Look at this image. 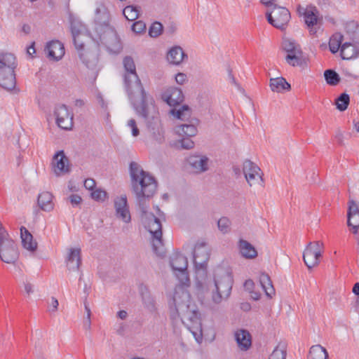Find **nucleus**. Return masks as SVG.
<instances>
[{
  "label": "nucleus",
  "instance_id": "63",
  "mask_svg": "<svg viewBox=\"0 0 359 359\" xmlns=\"http://www.w3.org/2000/svg\"><path fill=\"white\" fill-rule=\"evenodd\" d=\"M353 292L355 295L359 296V283H356L354 284L353 287Z\"/></svg>",
  "mask_w": 359,
  "mask_h": 359
},
{
  "label": "nucleus",
  "instance_id": "48",
  "mask_svg": "<svg viewBox=\"0 0 359 359\" xmlns=\"http://www.w3.org/2000/svg\"><path fill=\"white\" fill-rule=\"evenodd\" d=\"M269 359H285V351L282 349L275 348Z\"/></svg>",
  "mask_w": 359,
  "mask_h": 359
},
{
  "label": "nucleus",
  "instance_id": "2",
  "mask_svg": "<svg viewBox=\"0 0 359 359\" xmlns=\"http://www.w3.org/2000/svg\"><path fill=\"white\" fill-rule=\"evenodd\" d=\"M130 176L132 191L141 211L142 222L152 235L153 248L157 252L158 248L162 245L161 223L159 217L148 212L149 205L147 203V201L156 193L157 182L152 175L144 171L136 162L130 164Z\"/></svg>",
  "mask_w": 359,
  "mask_h": 359
},
{
  "label": "nucleus",
  "instance_id": "5",
  "mask_svg": "<svg viewBox=\"0 0 359 359\" xmlns=\"http://www.w3.org/2000/svg\"><path fill=\"white\" fill-rule=\"evenodd\" d=\"M233 285L231 271L222 266L216 267L214 270L213 281L208 285L212 303L218 305L227 300L231 295Z\"/></svg>",
  "mask_w": 359,
  "mask_h": 359
},
{
  "label": "nucleus",
  "instance_id": "35",
  "mask_svg": "<svg viewBox=\"0 0 359 359\" xmlns=\"http://www.w3.org/2000/svg\"><path fill=\"white\" fill-rule=\"evenodd\" d=\"M142 300L144 307L149 312L154 313L156 311L155 300L149 292H142Z\"/></svg>",
  "mask_w": 359,
  "mask_h": 359
},
{
  "label": "nucleus",
  "instance_id": "50",
  "mask_svg": "<svg viewBox=\"0 0 359 359\" xmlns=\"http://www.w3.org/2000/svg\"><path fill=\"white\" fill-rule=\"evenodd\" d=\"M69 201L72 205L76 206L81 203L82 198L77 194H72L69 196Z\"/></svg>",
  "mask_w": 359,
  "mask_h": 359
},
{
  "label": "nucleus",
  "instance_id": "8",
  "mask_svg": "<svg viewBox=\"0 0 359 359\" xmlns=\"http://www.w3.org/2000/svg\"><path fill=\"white\" fill-rule=\"evenodd\" d=\"M170 264L180 283L189 285L190 279L187 271V258L181 253L175 252L170 256Z\"/></svg>",
  "mask_w": 359,
  "mask_h": 359
},
{
  "label": "nucleus",
  "instance_id": "51",
  "mask_svg": "<svg viewBox=\"0 0 359 359\" xmlns=\"http://www.w3.org/2000/svg\"><path fill=\"white\" fill-rule=\"evenodd\" d=\"M187 80V76L184 73H178L175 76V81L178 84L182 85L184 84Z\"/></svg>",
  "mask_w": 359,
  "mask_h": 359
},
{
  "label": "nucleus",
  "instance_id": "28",
  "mask_svg": "<svg viewBox=\"0 0 359 359\" xmlns=\"http://www.w3.org/2000/svg\"><path fill=\"white\" fill-rule=\"evenodd\" d=\"M70 28L74 46H76V47H81L82 43H79L78 39L81 37V33H83L85 31L84 26L79 20L71 18Z\"/></svg>",
  "mask_w": 359,
  "mask_h": 359
},
{
  "label": "nucleus",
  "instance_id": "9",
  "mask_svg": "<svg viewBox=\"0 0 359 359\" xmlns=\"http://www.w3.org/2000/svg\"><path fill=\"white\" fill-rule=\"evenodd\" d=\"M243 172L250 187H264L263 173L255 163L249 160L244 161Z\"/></svg>",
  "mask_w": 359,
  "mask_h": 359
},
{
  "label": "nucleus",
  "instance_id": "43",
  "mask_svg": "<svg viewBox=\"0 0 359 359\" xmlns=\"http://www.w3.org/2000/svg\"><path fill=\"white\" fill-rule=\"evenodd\" d=\"M175 145L178 148L189 149L194 147V143L189 137H185L178 140Z\"/></svg>",
  "mask_w": 359,
  "mask_h": 359
},
{
  "label": "nucleus",
  "instance_id": "18",
  "mask_svg": "<svg viewBox=\"0 0 359 359\" xmlns=\"http://www.w3.org/2000/svg\"><path fill=\"white\" fill-rule=\"evenodd\" d=\"M114 207L116 210V215L118 219H121L125 223L130 222L131 217L126 195H123L115 200Z\"/></svg>",
  "mask_w": 359,
  "mask_h": 359
},
{
  "label": "nucleus",
  "instance_id": "60",
  "mask_svg": "<svg viewBox=\"0 0 359 359\" xmlns=\"http://www.w3.org/2000/svg\"><path fill=\"white\" fill-rule=\"evenodd\" d=\"M84 36H85V35L83 34V33H81V37H80V38H79V39H78V43H82V46H81V47H76V46H75L76 48L78 50H83V48L84 43H83V38Z\"/></svg>",
  "mask_w": 359,
  "mask_h": 359
},
{
  "label": "nucleus",
  "instance_id": "58",
  "mask_svg": "<svg viewBox=\"0 0 359 359\" xmlns=\"http://www.w3.org/2000/svg\"><path fill=\"white\" fill-rule=\"evenodd\" d=\"M51 305L53 306V311H55L57 309L59 303L57 299L55 297H52L51 299Z\"/></svg>",
  "mask_w": 359,
  "mask_h": 359
},
{
  "label": "nucleus",
  "instance_id": "4",
  "mask_svg": "<svg viewBox=\"0 0 359 359\" xmlns=\"http://www.w3.org/2000/svg\"><path fill=\"white\" fill-rule=\"evenodd\" d=\"M110 15L103 4L97 6L95 12V30L107 50L117 54L122 50V43L116 30L110 25Z\"/></svg>",
  "mask_w": 359,
  "mask_h": 359
},
{
  "label": "nucleus",
  "instance_id": "16",
  "mask_svg": "<svg viewBox=\"0 0 359 359\" xmlns=\"http://www.w3.org/2000/svg\"><path fill=\"white\" fill-rule=\"evenodd\" d=\"M53 167L57 176L65 175L70 171L69 160L62 150L58 151L53 156Z\"/></svg>",
  "mask_w": 359,
  "mask_h": 359
},
{
  "label": "nucleus",
  "instance_id": "19",
  "mask_svg": "<svg viewBox=\"0 0 359 359\" xmlns=\"http://www.w3.org/2000/svg\"><path fill=\"white\" fill-rule=\"evenodd\" d=\"M161 98L170 106H175L183 101L184 96L180 88L170 87L163 92Z\"/></svg>",
  "mask_w": 359,
  "mask_h": 359
},
{
  "label": "nucleus",
  "instance_id": "40",
  "mask_svg": "<svg viewBox=\"0 0 359 359\" xmlns=\"http://www.w3.org/2000/svg\"><path fill=\"white\" fill-rule=\"evenodd\" d=\"M350 102L349 95L346 93L341 94L336 100L337 109L341 111L346 110Z\"/></svg>",
  "mask_w": 359,
  "mask_h": 359
},
{
  "label": "nucleus",
  "instance_id": "3",
  "mask_svg": "<svg viewBox=\"0 0 359 359\" xmlns=\"http://www.w3.org/2000/svg\"><path fill=\"white\" fill-rule=\"evenodd\" d=\"M184 285L180 283L175 288L174 294L168 302L170 316L172 320L180 319L186 327L191 332L198 344L203 341V330L198 306L191 299L189 292Z\"/></svg>",
  "mask_w": 359,
  "mask_h": 359
},
{
  "label": "nucleus",
  "instance_id": "6",
  "mask_svg": "<svg viewBox=\"0 0 359 359\" xmlns=\"http://www.w3.org/2000/svg\"><path fill=\"white\" fill-rule=\"evenodd\" d=\"M16 67V57L13 54L0 53V86L7 90H11L15 87Z\"/></svg>",
  "mask_w": 359,
  "mask_h": 359
},
{
  "label": "nucleus",
  "instance_id": "59",
  "mask_svg": "<svg viewBox=\"0 0 359 359\" xmlns=\"http://www.w3.org/2000/svg\"><path fill=\"white\" fill-rule=\"evenodd\" d=\"M318 176V172H316L315 170H312V174H311V177H310L309 180L311 182L314 183V182H316Z\"/></svg>",
  "mask_w": 359,
  "mask_h": 359
},
{
  "label": "nucleus",
  "instance_id": "64",
  "mask_svg": "<svg viewBox=\"0 0 359 359\" xmlns=\"http://www.w3.org/2000/svg\"><path fill=\"white\" fill-rule=\"evenodd\" d=\"M83 105H84L83 100H82L81 99H78V100H75V106L81 107Z\"/></svg>",
  "mask_w": 359,
  "mask_h": 359
},
{
  "label": "nucleus",
  "instance_id": "27",
  "mask_svg": "<svg viewBox=\"0 0 359 359\" xmlns=\"http://www.w3.org/2000/svg\"><path fill=\"white\" fill-rule=\"evenodd\" d=\"M53 195L50 192L43 191L38 196V205L43 211L50 212L53 210Z\"/></svg>",
  "mask_w": 359,
  "mask_h": 359
},
{
  "label": "nucleus",
  "instance_id": "49",
  "mask_svg": "<svg viewBox=\"0 0 359 359\" xmlns=\"http://www.w3.org/2000/svg\"><path fill=\"white\" fill-rule=\"evenodd\" d=\"M96 182L93 179L88 178L84 181V187L86 189L93 191L95 189Z\"/></svg>",
  "mask_w": 359,
  "mask_h": 359
},
{
  "label": "nucleus",
  "instance_id": "41",
  "mask_svg": "<svg viewBox=\"0 0 359 359\" xmlns=\"http://www.w3.org/2000/svg\"><path fill=\"white\" fill-rule=\"evenodd\" d=\"M91 198L97 202H104L108 198V194L106 191L101 188H95L90 193Z\"/></svg>",
  "mask_w": 359,
  "mask_h": 359
},
{
  "label": "nucleus",
  "instance_id": "57",
  "mask_svg": "<svg viewBox=\"0 0 359 359\" xmlns=\"http://www.w3.org/2000/svg\"><path fill=\"white\" fill-rule=\"evenodd\" d=\"M254 286V283L252 280H247L244 283V287L248 290H250Z\"/></svg>",
  "mask_w": 359,
  "mask_h": 359
},
{
  "label": "nucleus",
  "instance_id": "38",
  "mask_svg": "<svg viewBox=\"0 0 359 359\" xmlns=\"http://www.w3.org/2000/svg\"><path fill=\"white\" fill-rule=\"evenodd\" d=\"M170 112L175 117L182 121L188 119L191 116L190 109L187 105H183L178 109H173Z\"/></svg>",
  "mask_w": 359,
  "mask_h": 359
},
{
  "label": "nucleus",
  "instance_id": "34",
  "mask_svg": "<svg viewBox=\"0 0 359 359\" xmlns=\"http://www.w3.org/2000/svg\"><path fill=\"white\" fill-rule=\"evenodd\" d=\"M140 10L137 6L130 5L126 6L123 10V14L129 21H134L138 18Z\"/></svg>",
  "mask_w": 359,
  "mask_h": 359
},
{
  "label": "nucleus",
  "instance_id": "55",
  "mask_svg": "<svg viewBox=\"0 0 359 359\" xmlns=\"http://www.w3.org/2000/svg\"><path fill=\"white\" fill-rule=\"evenodd\" d=\"M36 53V50L34 48V42H33L29 47L27 48V54L31 57Z\"/></svg>",
  "mask_w": 359,
  "mask_h": 359
},
{
  "label": "nucleus",
  "instance_id": "37",
  "mask_svg": "<svg viewBox=\"0 0 359 359\" xmlns=\"http://www.w3.org/2000/svg\"><path fill=\"white\" fill-rule=\"evenodd\" d=\"M343 36L339 33H336L330 38L329 41V48L332 53H336L339 51L342 43Z\"/></svg>",
  "mask_w": 359,
  "mask_h": 359
},
{
  "label": "nucleus",
  "instance_id": "1",
  "mask_svg": "<svg viewBox=\"0 0 359 359\" xmlns=\"http://www.w3.org/2000/svg\"><path fill=\"white\" fill-rule=\"evenodd\" d=\"M123 65L125 69L124 84L128 97L137 114L147 121L151 135L161 142L163 138V130L154 98L144 90L137 74L133 59L130 56L125 57Z\"/></svg>",
  "mask_w": 359,
  "mask_h": 359
},
{
  "label": "nucleus",
  "instance_id": "11",
  "mask_svg": "<svg viewBox=\"0 0 359 359\" xmlns=\"http://www.w3.org/2000/svg\"><path fill=\"white\" fill-rule=\"evenodd\" d=\"M18 257V252L14 241L7 236L0 240V259L8 264L14 263Z\"/></svg>",
  "mask_w": 359,
  "mask_h": 359
},
{
  "label": "nucleus",
  "instance_id": "30",
  "mask_svg": "<svg viewBox=\"0 0 359 359\" xmlns=\"http://www.w3.org/2000/svg\"><path fill=\"white\" fill-rule=\"evenodd\" d=\"M259 283L266 295L271 297L275 294V289L268 274L262 273L259 276Z\"/></svg>",
  "mask_w": 359,
  "mask_h": 359
},
{
  "label": "nucleus",
  "instance_id": "12",
  "mask_svg": "<svg viewBox=\"0 0 359 359\" xmlns=\"http://www.w3.org/2000/svg\"><path fill=\"white\" fill-rule=\"evenodd\" d=\"M209 257V250L205 243H197L193 253L194 264L197 273H199L201 271L202 272L205 271Z\"/></svg>",
  "mask_w": 359,
  "mask_h": 359
},
{
  "label": "nucleus",
  "instance_id": "10",
  "mask_svg": "<svg viewBox=\"0 0 359 359\" xmlns=\"http://www.w3.org/2000/svg\"><path fill=\"white\" fill-rule=\"evenodd\" d=\"M323 243L320 241L309 243L303 253L306 266L312 269L318 265L322 256Z\"/></svg>",
  "mask_w": 359,
  "mask_h": 359
},
{
  "label": "nucleus",
  "instance_id": "7",
  "mask_svg": "<svg viewBox=\"0 0 359 359\" xmlns=\"http://www.w3.org/2000/svg\"><path fill=\"white\" fill-rule=\"evenodd\" d=\"M267 8L266 17L268 22L274 27L285 31L291 18L290 11L283 6L274 4L273 1H263Z\"/></svg>",
  "mask_w": 359,
  "mask_h": 359
},
{
  "label": "nucleus",
  "instance_id": "23",
  "mask_svg": "<svg viewBox=\"0 0 359 359\" xmlns=\"http://www.w3.org/2000/svg\"><path fill=\"white\" fill-rule=\"evenodd\" d=\"M341 57L343 60H351L359 55V45L355 43L345 42L340 49Z\"/></svg>",
  "mask_w": 359,
  "mask_h": 359
},
{
  "label": "nucleus",
  "instance_id": "24",
  "mask_svg": "<svg viewBox=\"0 0 359 359\" xmlns=\"http://www.w3.org/2000/svg\"><path fill=\"white\" fill-rule=\"evenodd\" d=\"M66 262L69 270L77 271L81 263L80 248H70Z\"/></svg>",
  "mask_w": 359,
  "mask_h": 359
},
{
  "label": "nucleus",
  "instance_id": "25",
  "mask_svg": "<svg viewBox=\"0 0 359 359\" xmlns=\"http://www.w3.org/2000/svg\"><path fill=\"white\" fill-rule=\"evenodd\" d=\"M238 248L241 255L248 259H252L257 256L255 247L248 241L240 239L238 242Z\"/></svg>",
  "mask_w": 359,
  "mask_h": 359
},
{
  "label": "nucleus",
  "instance_id": "53",
  "mask_svg": "<svg viewBox=\"0 0 359 359\" xmlns=\"http://www.w3.org/2000/svg\"><path fill=\"white\" fill-rule=\"evenodd\" d=\"M25 291L27 294H30L34 292V286L29 282L24 283Z\"/></svg>",
  "mask_w": 359,
  "mask_h": 359
},
{
  "label": "nucleus",
  "instance_id": "56",
  "mask_svg": "<svg viewBox=\"0 0 359 359\" xmlns=\"http://www.w3.org/2000/svg\"><path fill=\"white\" fill-rule=\"evenodd\" d=\"M228 79H229V82L232 85H234L235 86H238V84L237 83L236 79L234 78L233 75L232 74L231 70H229Z\"/></svg>",
  "mask_w": 359,
  "mask_h": 359
},
{
  "label": "nucleus",
  "instance_id": "45",
  "mask_svg": "<svg viewBox=\"0 0 359 359\" xmlns=\"http://www.w3.org/2000/svg\"><path fill=\"white\" fill-rule=\"evenodd\" d=\"M162 30L163 25L160 22H156L150 27L149 34L151 37H156L161 34Z\"/></svg>",
  "mask_w": 359,
  "mask_h": 359
},
{
  "label": "nucleus",
  "instance_id": "26",
  "mask_svg": "<svg viewBox=\"0 0 359 359\" xmlns=\"http://www.w3.org/2000/svg\"><path fill=\"white\" fill-rule=\"evenodd\" d=\"M269 87L271 91L278 93H284L291 89L290 83L282 76L270 79Z\"/></svg>",
  "mask_w": 359,
  "mask_h": 359
},
{
  "label": "nucleus",
  "instance_id": "61",
  "mask_svg": "<svg viewBox=\"0 0 359 359\" xmlns=\"http://www.w3.org/2000/svg\"><path fill=\"white\" fill-rule=\"evenodd\" d=\"M117 315H118V318H120L122 320H124L126 318L128 313L126 311L121 310L118 312Z\"/></svg>",
  "mask_w": 359,
  "mask_h": 359
},
{
  "label": "nucleus",
  "instance_id": "46",
  "mask_svg": "<svg viewBox=\"0 0 359 359\" xmlns=\"http://www.w3.org/2000/svg\"><path fill=\"white\" fill-rule=\"evenodd\" d=\"M127 126L131 130V134L133 137H137L140 135V130L137 128L135 119L131 118L127 123Z\"/></svg>",
  "mask_w": 359,
  "mask_h": 359
},
{
  "label": "nucleus",
  "instance_id": "47",
  "mask_svg": "<svg viewBox=\"0 0 359 359\" xmlns=\"http://www.w3.org/2000/svg\"><path fill=\"white\" fill-rule=\"evenodd\" d=\"M146 25L141 20L137 21L133 23L132 26V30L137 34L142 33L145 31Z\"/></svg>",
  "mask_w": 359,
  "mask_h": 359
},
{
  "label": "nucleus",
  "instance_id": "62",
  "mask_svg": "<svg viewBox=\"0 0 359 359\" xmlns=\"http://www.w3.org/2000/svg\"><path fill=\"white\" fill-rule=\"evenodd\" d=\"M8 234L4 228L0 224V240L3 238V237L7 236Z\"/></svg>",
  "mask_w": 359,
  "mask_h": 359
},
{
  "label": "nucleus",
  "instance_id": "52",
  "mask_svg": "<svg viewBox=\"0 0 359 359\" xmlns=\"http://www.w3.org/2000/svg\"><path fill=\"white\" fill-rule=\"evenodd\" d=\"M97 100L98 103H99V104H100V105L101 106V107H102V109H104L106 111V110H107V102L104 101V98H103L102 95L100 93L97 94Z\"/></svg>",
  "mask_w": 359,
  "mask_h": 359
},
{
  "label": "nucleus",
  "instance_id": "42",
  "mask_svg": "<svg viewBox=\"0 0 359 359\" xmlns=\"http://www.w3.org/2000/svg\"><path fill=\"white\" fill-rule=\"evenodd\" d=\"M359 215V209L355 203V201H349V206L347 213L348 220H347V224L351 225L352 224V219L354 218V217Z\"/></svg>",
  "mask_w": 359,
  "mask_h": 359
},
{
  "label": "nucleus",
  "instance_id": "32",
  "mask_svg": "<svg viewBox=\"0 0 359 359\" xmlns=\"http://www.w3.org/2000/svg\"><path fill=\"white\" fill-rule=\"evenodd\" d=\"M176 132L180 136L194 137L197 133V128L194 124L184 123L176 128Z\"/></svg>",
  "mask_w": 359,
  "mask_h": 359
},
{
  "label": "nucleus",
  "instance_id": "36",
  "mask_svg": "<svg viewBox=\"0 0 359 359\" xmlns=\"http://www.w3.org/2000/svg\"><path fill=\"white\" fill-rule=\"evenodd\" d=\"M79 57L88 68H93L97 61L96 55L88 51L80 53Z\"/></svg>",
  "mask_w": 359,
  "mask_h": 359
},
{
  "label": "nucleus",
  "instance_id": "15",
  "mask_svg": "<svg viewBox=\"0 0 359 359\" xmlns=\"http://www.w3.org/2000/svg\"><path fill=\"white\" fill-rule=\"evenodd\" d=\"M309 57L299 44L293 42V67L302 72L309 68Z\"/></svg>",
  "mask_w": 359,
  "mask_h": 359
},
{
  "label": "nucleus",
  "instance_id": "44",
  "mask_svg": "<svg viewBox=\"0 0 359 359\" xmlns=\"http://www.w3.org/2000/svg\"><path fill=\"white\" fill-rule=\"evenodd\" d=\"M231 222L229 218L223 217L220 218L217 222V226L221 232L226 233L229 231Z\"/></svg>",
  "mask_w": 359,
  "mask_h": 359
},
{
  "label": "nucleus",
  "instance_id": "17",
  "mask_svg": "<svg viewBox=\"0 0 359 359\" xmlns=\"http://www.w3.org/2000/svg\"><path fill=\"white\" fill-rule=\"evenodd\" d=\"M191 171L196 174L206 172L209 169V158L203 155H191L187 158Z\"/></svg>",
  "mask_w": 359,
  "mask_h": 359
},
{
  "label": "nucleus",
  "instance_id": "22",
  "mask_svg": "<svg viewBox=\"0 0 359 359\" xmlns=\"http://www.w3.org/2000/svg\"><path fill=\"white\" fill-rule=\"evenodd\" d=\"M184 58H187L182 48L178 46L172 47L167 54L168 62L173 65H180Z\"/></svg>",
  "mask_w": 359,
  "mask_h": 359
},
{
  "label": "nucleus",
  "instance_id": "20",
  "mask_svg": "<svg viewBox=\"0 0 359 359\" xmlns=\"http://www.w3.org/2000/svg\"><path fill=\"white\" fill-rule=\"evenodd\" d=\"M234 339L238 348L242 351H248L252 346V336L245 329H238L234 332Z\"/></svg>",
  "mask_w": 359,
  "mask_h": 359
},
{
  "label": "nucleus",
  "instance_id": "33",
  "mask_svg": "<svg viewBox=\"0 0 359 359\" xmlns=\"http://www.w3.org/2000/svg\"><path fill=\"white\" fill-rule=\"evenodd\" d=\"M280 50L287 53L285 60L289 65L292 64V39L285 34L282 37Z\"/></svg>",
  "mask_w": 359,
  "mask_h": 359
},
{
  "label": "nucleus",
  "instance_id": "54",
  "mask_svg": "<svg viewBox=\"0 0 359 359\" xmlns=\"http://www.w3.org/2000/svg\"><path fill=\"white\" fill-rule=\"evenodd\" d=\"M348 226L351 227V230L353 233L356 234L358 232L359 229V220L356 219L355 224H353L352 222L351 225H348Z\"/></svg>",
  "mask_w": 359,
  "mask_h": 359
},
{
  "label": "nucleus",
  "instance_id": "14",
  "mask_svg": "<svg viewBox=\"0 0 359 359\" xmlns=\"http://www.w3.org/2000/svg\"><path fill=\"white\" fill-rule=\"evenodd\" d=\"M298 12L303 15L304 20L307 27L309 29L310 33L314 34L317 32L318 25V10L316 7H307L306 8L299 7Z\"/></svg>",
  "mask_w": 359,
  "mask_h": 359
},
{
  "label": "nucleus",
  "instance_id": "13",
  "mask_svg": "<svg viewBox=\"0 0 359 359\" xmlns=\"http://www.w3.org/2000/svg\"><path fill=\"white\" fill-rule=\"evenodd\" d=\"M56 123L60 128L69 130L73 126V115L71 114L65 104L57 105L55 108Z\"/></svg>",
  "mask_w": 359,
  "mask_h": 359
},
{
  "label": "nucleus",
  "instance_id": "31",
  "mask_svg": "<svg viewBox=\"0 0 359 359\" xmlns=\"http://www.w3.org/2000/svg\"><path fill=\"white\" fill-rule=\"evenodd\" d=\"M328 353L322 346L317 344L310 348L307 359H327Z\"/></svg>",
  "mask_w": 359,
  "mask_h": 359
},
{
  "label": "nucleus",
  "instance_id": "39",
  "mask_svg": "<svg viewBox=\"0 0 359 359\" xmlns=\"http://www.w3.org/2000/svg\"><path fill=\"white\" fill-rule=\"evenodd\" d=\"M324 77L327 84L336 86L340 81L339 75L332 69H327L324 72Z\"/></svg>",
  "mask_w": 359,
  "mask_h": 359
},
{
  "label": "nucleus",
  "instance_id": "21",
  "mask_svg": "<svg viewBox=\"0 0 359 359\" xmlns=\"http://www.w3.org/2000/svg\"><path fill=\"white\" fill-rule=\"evenodd\" d=\"M46 49L48 52V57L52 60L58 61L65 55L64 46L57 40L48 43Z\"/></svg>",
  "mask_w": 359,
  "mask_h": 359
},
{
  "label": "nucleus",
  "instance_id": "29",
  "mask_svg": "<svg viewBox=\"0 0 359 359\" xmlns=\"http://www.w3.org/2000/svg\"><path fill=\"white\" fill-rule=\"evenodd\" d=\"M20 232L23 247L31 252H34L36 249L37 243L33 241L32 235L23 226L21 227Z\"/></svg>",
  "mask_w": 359,
  "mask_h": 359
}]
</instances>
